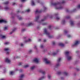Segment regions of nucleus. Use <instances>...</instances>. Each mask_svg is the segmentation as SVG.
<instances>
[{
    "instance_id": "obj_1",
    "label": "nucleus",
    "mask_w": 80,
    "mask_h": 80,
    "mask_svg": "<svg viewBox=\"0 0 80 80\" xmlns=\"http://www.w3.org/2000/svg\"><path fill=\"white\" fill-rule=\"evenodd\" d=\"M62 2H58L57 3H51V5H53V6H54L55 7V8L56 10H62L63 8V7L62 5V4H63L65 3L64 0H62Z\"/></svg>"
},
{
    "instance_id": "obj_2",
    "label": "nucleus",
    "mask_w": 80,
    "mask_h": 80,
    "mask_svg": "<svg viewBox=\"0 0 80 80\" xmlns=\"http://www.w3.org/2000/svg\"><path fill=\"white\" fill-rule=\"evenodd\" d=\"M43 32L44 34H45L49 38H53V36L50 35V33L47 31V29L46 28H44L43 29Z\"/></svg>"
},
{
    "instance_id": "obj_3",
    "label": "nucleus",
    "mask_w": 80,
    "mask_h": 80,
    "mask_svg": "<svg viewBox=\"0 0 80 80\" xmlns=\"http://www.w3.org/2000/svg\"><path fill=\"white\" fill-rule=\"evenodd\" d=\"M48 17H49L50 18H53V16L47 14V16H45L44 19L41 20V22H43V21H45V20L47 19Z\"/></svg>"
},
{
    "instance_id": "obj_4",
    "label": "nucleus",
    "mask_w": 80,
    "mask_h": 80,
    "mask_svg": "<svg viewBox=\"0 0 80 80\" xmlns=\"http://www.w3.org/2000/svg\"><path fill=\"white\" fill-rule=\"evenodd\" d=\"M60 60H61V58H59L57 60V63L56 64V65L54 66L55 68H57L59 66H60Z\"/></svg>"
},
{
    "instance_id": "obj_5",
    "label": "nucleus",
    "mask_w": 80,
    "mask_h": 80,
    "mask_svg": "<svg viewBox=\"0 0 80 80\" xmlns=\"http://www.w3.org/2000/svg\"><path fill=\"white\" fill-rule=\"evenodd\" d=\"M78 44H79V41H77L75 42L74 44L72 45V47H77Z\"/></svg>"
},
{
    "instance_id": "obj_6",
    "label": "nucleus",
    "mask_w": 80,
    "mask_h": 80,
    "mask_svg": "<svg viewBox=\"0 0 80 80\" xmlns=\"http://www.w3.org/2000/svg\"><path fill=\"white\" fill-rule=\"evenodd\" d=\"M66 57L68 61H70V60H72V56L70 55L67 56Z\"/></svg>"
},
{
    "instance_id": "obj_7",
    "label": "nucleus",
    "mask_w": 80,
    "mask_h": 80,
    "mask_svg": "<svg viewBox=\"0 0 80 80\" xmlns=\"http://www.w3.org/2000/svg\"><path fill=\"white\" fill-rule=\"evenodd\" d=\"M5 62L8 63H10L11 61L8 58H6L5 59Z\"/></svg>"
},
{
    "instance_id": "obj_8",
    "label": "nucleus",
    "mask_w": 80,
    "mask_h": 80,
    "mask_svg": "<svg viewBox=\"0 0 80 80\" xmlns=\"http://www.w3.org/2000/svg\"><path fill=\"white\" fill-rule=\"evenodd\" d=\"M4 50L6 52L7 55H9V52H8L9 49L8 48H5L4 49Z\"/></svg>"
},
{
    "instance_id": "obj_9",
    "label": "nucleus",
    "mask_w": 80,
    "mask_h": 80,
    "mask_svg": "<svg viewBox=\"0 0 80 80\" xmlns=\"http://www.w3.org/2000/svg\"><path fill=\"white\" fill-rule=\"evenodd\" d=\"M44 60L45 61V63H46V64H50V62L48 61V59L47 58H45L44 59Z\"/></svg>"
},
{
    "instance_id": "obj_10",
    "label": "nucleus",
    "mask_w": 80,
    "mask_h": 80,
    "mask_svg": "<svg viewBox=\"0 0 80 80\" xmlns=\"http://www.w3.org/2000/svg\"><path fill=\"white\" fill-rule=\"evenodd\" d=\"M0 23H7V21H6L5 20H0Z\"/></svg>"
},
{
    "instance_id": "obj_11",
    "label": "nucleus",
    "mask_w": 80,
    "mask_h": 80,
    "mask_svg": "<svg viewBox=\"0 0 80 80\" xmlns=\"http://www.w3.org/2000/svg\"><path fill=\"white\" fill-rule=\"evenodd\" d=\"M39 17L40 16H39V15H38L37 16H36L35 17L36 19H35V22H38V21Z\"/></svg>"
},
{
    "instance_id": "obj_12",
    "label": "nucleus",
    "mask_w": 80,
    "mask_h": 80,
    "mask_svg": "<svg viewBox=\"0 0 80 80\" xmlns=\"http://www.w3.org/2000/svg\"><path fill=\"white\" fill-rule=\"evenodd\" d=\"M42 12V11L39 10L38 9H37L35 12V14H37V13H40Z\"/></svg>"
},
{
    "instance_id": "obj_13",
    "label": "nucleus",
    "mask_w": 80,
    "mask_h": 80,
    "mask_svg": "<svg viewBox=\"0 0 80 80\" xmlns=\"http://www.w3.org/2000/svg\"><path fill=\"white\" fill-rule=\"evenodd\" d=\"M33 25V23H30L29 24H25V25H26V27H29V26H32V25Z\"/></svg>"
},
{
    "instance_id": "obj_14",
    "label": "nucleus",
    "mask_w": 80,
    "mask_h": 80,
    "mask_svg": "<svg viewBox=\"0 0 80 80\" xmlns=\"http://www.w3.org/2000/svg\"><path fill=\"white\" fill-rule=\"evenodd\" d=\"M23 77H24V75L23 74L21 75L20 76V79H19L18 80H23V79L22 78H23Z\"/></svg>"
},
{
    "instance_id": "obj_15",
    "label": "nucleus",
    "mask_w": 80,
    "mask_h": 80,
    "mask_svg": "<svg viewBox=\"0 0 80 80\" xmlns=\"http://www.w3.org/2000/svg\"><path fill=\"white\" fill-rule=\"evenodd\" d=\"M69 53H70L69 52L66 51L65 52V56L66 57L68 56L69 55Z\"/></svg>"
},
{
    "instance_id": "obj_16",
    "label": "nucleus",
    "mask_w": 80,
    "mask_h": 80,
    "mask_svg": "<svg viewBox=\"0 0 80 80\" xmlns=\"http://www.w3.org/2000/svg\"><path fill=\"white\" fill-rule=\"evenodd\" d=\"M17 29L16 28H14L12 31V32H11L9 34L10 35H11L13 33V32H15V30H16V29Z\"/></svg>"
},
{
    "instance_id": "obj_17",
    "label": "nucleus",
    "mask_w": 80,
    "mask_h": 80,
    "mask_svg": "<svg viewBox=\"0 0 80 80\" xmlns=\"http://www.w3.org/2000/svg\"><path fill=\"white\" fill-rule=\"evenodd\" d=\"M46 78V76H44L39 78L38 79V80H42L43 79H44V78Z\"/></svg>"
},
{
    "instance_id": "obj_18",
    "label": "nucleus",
    "mask_w": 80,
    "mask_h": 80,
    "mask_svg": "<svg viewBox=\"0 0 80 80\" xmlns=\"http://www.w3.org/2000/svg\"><path fill=\"white\" fill-rule=\"evenodd\" d=\"M33 61L36 63H38V59L37 58L34 59Z\"/></svg>"
},
{
    "instance_id": "obj_19",
    "label": "nucleus",
    "mask_w": 80,
    "mask_h": 80,
    "mask_svg": "<svg viewBox=\"0 0 80 80\" xmlns=\"http://www.w3.org/2000/svg\"><path fill=\"white\" fill-rule=\"evenodd\" d=\"M4 9L6 10V11H7V10H10V8L8 7H6L4 8Z\"/></svg>"
},
{
    "instance_id": "obj_20",
    "label": "nucleus",
    "mask_w": 80,
    "mask_h": 80,
    "mask_svg": "<svg viewBox=\"0 0 80 80\" xmlns=\"http://www.w3.org/2000/svg\"><path fill=\"white\" fill-rule=\"evenodd\" d=\"M15 72L14 71H10L9 72V75H13V74H14Z\"/></svg>"
},
{
    "instance_id": "obj_21",
    "label": "nucleus",
    "mask_w": 80,
    "mask_h": 80,
    "mask_svg": "<svg viewBox=\"0 0 80 80\" xmlns=\"http://www.w3.org/2000/svg\"><path fill=\"white\" fill-rule=\"evenodd\" d=\"M59 45H60V46L62 47H64V46H65V44H64L62 43H59Z\"/></svg>"
},
{
    "instance_id": "obj_22",
    "label": "nucleus",
    "mask_w": 80,
    "mask_h": 80,
    "mask_svg": "<svg viewBox=\"0 0 80 80\" xmlns=\"http://www.w3.org/2000/svg\"><path fill=\"white\" fill-rule=\"evenodd\" d=\"M0 37L2 38V39H4V38H6V37L5 36H3L2 34H0Z\"/></svg>"
},
{
    "instance_id": "obj_23",
    "label": "nucleus",
    "mask_w": 80,
    "mask_h": 80,
    "mask_svg": "<svg viewBox=\"0 0 80 80\" xmlns=\"http://www.w3.org/2000/svg\"><path fill=\"white\" fill-rule=\"evenodd\" d=\"M59 52V50H57V52H53L52 53V55H53V56H55V55H56L57 54V53Z\"/></svg>"
},
{
    "instance_id": "obj_24",
    "label": "nucleus",
    "mask_w": 80,
    "mask_h": 80,
    "mask_svg": "<svg viewBox=\"0 0 80 80\" xmlns=\"http://www.w3.org/2000/svg\"><path fill=\"white\" fill-rule=\"evenodd\" d=\"M35 66H33L31 67L30 69L31 70H34L35 69Z\"/></svg>"
},
{
    "instance_id": "obj_25",
    "label": "nucleus",
    "mask_w": 80,
    "mask_h": 80,
    "mask_svg": "<svg viewBox=\"0 0 80 80\" xmlns=\"http://www.w3.org/2000/svg\"><path fill=\"white\" fill-rule=\"evenodd\" d=\"M31 5L32 6H35V2H33V1H32L31 2Z\"/></svg>"
},
{
    "instance_id": "obj_26",
    "label": "nucleus",
    "mask_w": 80,
    "mask_h": 80,
    "mask_svg": "<svg viewBox=\"0 0 80 80\" xmlns=\"http://www.w3.org/2000/svg\"><path fill=\"white\" fill-rule=\"evenodd\" d=\"M31 41H32V40H31V39H28V40H25V43H27V42H31Z\"/></svg>"
},
{
    "instance_id": "obj_27",
    "label": "nucleus",
    "mask_w": 80,
    "mask_h": 80,
    "mask_svg": "<svg viewBox=\"0 0 80 80\" xmlns=\"http://www.w3.org/2000/svg\"><path fill=\"white\" fill-rule=\"evenodd\" d=\"M70 22H71L70 24L71 25H72V26H73V25H74V23H73V22L72 21V20H70Z\"/></svg>"
},
{
    "instance_id": "obj_28",
    "label": "nucleus",
    "mask_w": 80,
    "mask_h": 80,
    "mask_svg": "<svg viewBox=\"0 0 80 80\" xmlns=\"http://www.w3.org/2000/svg\"><path fill=\"white\" fill-rule=\"evenodd\" d=\"M65 23V20H62V25H63Z\"/></svg>"
},
{
    "instance_id": "obj_29",
    "label": "nucleus",
    "mask_w": 80,
    "mask_h": 80,
    "mask_svg": "<svg viewBox=\"0 0 80 80\" xmlns=\"http://www.w3.org/2000/svg\"><path fill=\"white\" fill-rule=\"evenodd\" d=\"M63 74L64 75H65V76H67V75H68V73L66 72H64Z\"/></svg>"
},
{
    "instance_id": "obj_30",
    "label": "nucleus",
    "mask_w": 80,
    "mask_h": 80,
    "mask_svg": "<svg viewBox=\"0 0 80 80\" xmlns=\"http://www.w3.org/2000/svg\"><path fill=\"white\" fill-rule=\"evenodd\" d=\"M68 32V31H67L66 30H64V33L65 34H67V33Z\"/></svg>"
},
{
    "instance_id": "obj_31",
    "label": "nucleus",
    "mask_w": 80,
    "mask_h": 80,
    "mask_svg": "<svg viewBox=\"0 0 80 80\" xmlns=\"http://www.w3.org/2000/svg\"><path fill=\"white\" fill-rule=\"evenodd\" d=\"M42 25H47V22H43L42 23Z\"/></svg>"
},
{
    "instance_id": "obj_32",
    "label": "nucleus",
    "mask_w": 80,
    "mask_h": 80,
    "mask_svg": "<svg viewBox=\"0 0 80 80\" xmlns=\"http://www.w3.org/2000/svg\"><path fill=\"white\" fill-rule=\"evenodd\" d=\"M17 17H18V18L19 20H21L22 19V18L21 17H19V16H17Z\"/></svg>"
},
{
    "instance_id": "obj_33",
    "label": "nucleus",
    "mask_w": 80,
    "mask_h": 80,
    "mask_svg": "<svg viewBox=\"0 0 80 80\" xmlns=\"http://www.w3.org/2000/svg\"><path fill=\"white\" fill-rule=\"evenodd\" d=\"M48 78L49 79H50L51 78V75H50L49 74H48Z\"/></svg>"
},
{
    "instance_id": "obj_34",
    "label": "nucleus",
    "mask_w": 80,
    "mask_h": 80,
    "mask_svg": "<svg viewBox=\"0 0 80 80\" xmlns=\"http://www.w3.org/2000/svg\"><path fill=\"white\" fill-rule=\"evenodd\" d=\"M48 28L50 30H52V26H49L48 27Z\"/></svg>"
},
{
    "instance_id": "obj_35",
    "label": "nucleus",
    "mask_w": 80,
    "mask_h": 80,
    "mask_svg": "<svg viewBox=\"0 0 80 80\" xmlns=\"http://www.w3.org/2000/svg\"><path fill=\"white\" fill-rule=\"evenodd\" d=\"M47 51V49H44L43 50V53H45Z\"/></svg>"
},
{
    "instance_id": "obj_36",
    "label": "nucleus",
    "mask_w": 80,
    "mask_h": 80,
    "mask_svg": "<svg viewBox=\"0 0 80 80\" xmlns=\"http://www.w3.org/2000/svg\"><path fill=\"white\" fill-rule=\"evenodd\" d=\"M70 18V16H67L65 17V18H66V19H69V18Z\"/></svg>"
},
{
    "instance_id": "obj_37",
    "label": "nucleus",
    "mask_w": 80,
    "mask_h": 80,
    "mask_svg": "<svg viewBox=\"0 0 80 80\" xmlns=\"http://www.w3.org/2000/svg\"><path fill=\"white\" fill-rule=\"evenodd\" d=\"M30 9H28L25 11V12H27L28 13L30 12Z\"/></svg>"
},
{
    "instance_id": "obj_38",
    "label": "nucleus",
    "mask_w": 80,
    "mask_h": 80,
    "mask_svg": "<svg viewBox=\"0 0 80 80\" xmlns=\"http://www.w3.org/2000/svg\"><path fill=\"white\" fill-rule=\"evenodd\" d=\"M42 73L43 75H45V74L46 73V72L45 71H42Z\"/></svg>"
},
{
    "instance_id": "obj_39",
    "label": "nucleus",
    "mask_w": 80,
    "mask_h": 80,
    "mask_svg": "<svg viewBox=\"0 0 80 80\" xmlns=\"http://www.w3.org/2000/svg\"><path fill=\"white\" fill-rule=\"evenodd\" d=\"M4 3L5 4V5H8V2L7 1L6 2H4Z\"/></svg>"
},
{
    "instance_id": "obj_40",
    "label": "nucleus",
    "mask_w": 80,
    "mask_h": 80,
    "mask_svg": "<svg viewBox=\"0 0 80 80\" xmlns=\"http://www.w3.org/2000/svg\"><path fill=\"white\" fill-rule=\"evenodd\" d=\"M76 11H77V10L76 9H74L72 11V12H76Z\"/></svg>"
},
{
    "instance_id": "obj_41",
    "label": "nucleus",
    "mask_w": 80,
    "mask_h": 80,
    "mask_svg": "<svg viewBox=\"0 0 80 80\" xmlns=\"http://www.w3.org/2000/svg\"><path fill=\"white\" fill-rule=\"evenodd\" d=\"M20 58V57L17 56L16 58L15 57H14V59H15V58Z\"/></svg>"
},
{
    "instance_id": "obj_42",
    "label": "nucleus",
    "mask_w": 80,
    "mask_h": 80,
    "mask_svg": "<svg viewBox=\"0 0 80 80\" xmlns=\"http://www.w3.org/2000/svg\"><path fill=\"white\" fill-rule=\"evenodd\" d=\"M56 19L58 20H60V17H56Z\"/></svg>"
},
{
    "instance_id": "obj_43",
    "label": "nucleus",
    "mask_w": 80,
    "mask_h": 80,
    "mask_svg": "<svg viewBox=\"0 0 80 80\" xmlns=\"http://www.w3.org/2000/svg\"><path fill=\"white\" fill-rule=\"evenodd\" d=\"M28 67H29V66L28 65H26L24 66V68H28Z\"/></svg>"
},
{
    "instance_id": "obj_44",
    "label": "nucleus",
    "mask_w": 80,
    "mask_h": 80,
    "mask_svg": "<svg viewBox=\"0 0 80 80\" xmlns=\"http://www.w3.org/2000/svg\"><path fill=\"white\" fill-rule=\"evenodd\" d=\"M43 47H44V45H43L42 44L40 45V48H43Z\"/></svg>"
},
{
    "instance_id": "obj_45",
    "label": "nucleus",
    "mask_w": 80,
    "mask_h": 80,
    "mask_svg": "<svg viewBox=\"0 0 80 80\" xmlns=\"http://www.w3.org/2000/svg\"><path fill=\"white\" fill-rule=\"evenodd\" d=\"M34 48L36 50H37V46H34Z\"/></svg>"
},
{
    "instance_id": "obj_46",
    "label": "nucleus",
    "mask_w": 80,
    "mask_h": 80,
    "mask_svg": "<svg viewBox=\"0 0 80 80\" xmlns=\"http://www.w3.org/2000/svg\"><path fill=\"white\" fill-rule=\"evenodd\" d=\"M61 80H64V79H65V78L63 77H61Z\"/></svg>"
},
{
    "instance_id": "obj_47",
    "label": "nucleus",
    "mask_w": 80,
    "mask_h": 80,
    "mask_svg": "<svg viewBox=\"0 0 80 80\" xmlns=\"http://www.w3.org/2000/svg\"><path fill=\"white\" fill-rule=\"evenodd\" d=\"M4 30H7V27H4Z\"/></svg>"
},
{
    "instance_id": "obj_48",
    "label": "nucleus",
    "mask_w": 80,
    "mask_h": 80,
    "mask_svg": "<svg viewBox=\"0 0 80 80\" xmlns=\"http://www.w3.org/2000/svg\"><path fill=\"white\" fill-rule=\"evenodd\" d=\"M61 72H58L57 73L58 75H61Z\"/></svg>"
},
{
    "instance_id": "obj_49",
    "label": "nucleus",
    "mask_w": 80,
    "mask_h": 80,
    "mask_svg": "<svg viewBox=\"0 0 80 80\" xmlns=\"http://www.w3.org/2000/svg\"><path fill=\"white\" fill-rule=\"evenodd\" d=\"M67 36L68 37V38H70V37H71V35H70L69 34H68L67 35Z\"/></svg>"
},
{
    "instance_id": "obj_50",
    "label": "nucleus",
    "mask_w": 80,
    "mask_h": 80,
    "mask_svg": "<svg viewBox=\"0 0 80 80\" xmlns=\"http://www.w3.org/2000/svg\"><path fill=\"white\" fill-rule=\"evenodd\" d=\"M52 44L53 45H54L55 44V41L52 42Z\"/></svg>"
},
{
    "instance_id": "obj_51",
    "label": "nucleus",
    "mask_w": 80,
    "mask_h": 80,
    "mask_svg": "<svg viewBox=\"0 0 80 80\" xmlns=\"http://www.w3.org/2000/svg\"><path fill=\"white\" fill-rule=\"evenodd\" d=\"M4 45H8L9 44V42H5L4 43Z\"/></svg>"
},
{
    "instance_id": "obj_52",
    "label": "nucleus",
    "mask_w": 80,
    "mask_h": 80,
    "mask_svg": "<svg viewBox=\"0 0 80 80\" xmlns=\"http://www.w3.org/2000/svg\"><path fill=\"white\" fill-rule=\"evenodd\" d=\"M19 72H23V70L22 69H20L19 70Z\"/></svg>"
},
{
    "instance_id": "obj_53",
    "label": "nucleus",
    "mask_w": 80,
    "mask_h": 80,
    "mask_svg": "<svg viewBox=\"0 0 80 80\" xmlns=\"http://www.w3.org/2000/svg\"><path fill=\"white\" fill-rule=\"evenodd\" d=\"M32 50H30L29 51V53H32Z\"/></svg>"
},
{
    "instance_id": "obj_54",
    "label": "nucleus",
    "mask_w": 80,
    "mask_h": 80,
    "mask_svg": "<svg viewBox=\"0 0 80 80\" xmlns=\"http://www.w3.org/2000/svg\"><path fill=\"white\" fill-rule=\"evenodd\" d=\"M43 8H44V10H47V8H46V7H45V6H43Z\"/></svg>"
},
{
    "instance_id": "obj_55",
    "label": "nucleus",
    "mask_w": 80,
    "mask_h": 80,
    "mask_svg": "<svg viewBox=\"0 0 80 80\" xmlns=\"http://www.w3.org/2000/svg\"><path fill=\"white\" fill-rule=\"evenodd\" d=\"M78 8H80V5H78L77 7Z\"/></svg>"
},
{
    "instance_id": "obj_56",
    "label": "nucleus",
    "mask_w": 80,
    "mask_h": 80,
    "mask_svg": "<svg viewBox=\"0 0 80 80\" xmlns=\"http://www.w3.org/2000/svg\"><path fill=\"white\" fill-rule=\"evenodd\" d=\"M21 2H23L25 1V0H20Z\"/></svg>"
},
{
    "instance_id": "obj_57",
    "label": "nucleus",
    "mask_w": 80,
    "mask_h": 80,
    "mask_svg": "<svg viewBox=\"0 0 80 80\" xmlns=\"http://www.w3.org/2000/svg\"><path fill=\"white\" fill-rule=\"evenodd\" d=\"M22 63L20 62L19 64V65H22Z\"/></svg>"
},
{
    "instance_id": "obj_58",
    "label": "nucleus",
    "mask_w": 80,
    "mask_h": 80,
    "mask_svg": "<svg viewBox=\"0 0 80 80\" xmlns=\"http://www.w3.org/2000/svg\"><path fill=\"white\" fill-rule=\"evenodd\" d=\"M58 15V13H56L55 14V16H57V15Z\"/></svg>"
},
{
    "instance_id": "obj_59",
    "label": "nucleus",
    "mask_w": 80,
    "mask_h": 80,
    "mask_svg": "<svg viewBox=\"0 0 80 80\" xmlns=\"http://www.w3.org/2000/svg\"><path fill=\"white\" fill-rule=\"evenodd\" d=\"M76 53H79V51H77L76 52Z\"/></svg>"
},
{
    "instance_id": "obj_60",
    "label": "nucleus",
    "mask_w": 80,
    "mask_h": 80,
    "mask_svg": "<svg viewBox=\"0 0 80 80\" xmlns=\"http://www.w3.org/2000/svg\"><path fill=\"white\" fill-rule=\"evenodd\" d=\"M38 3H40V0H38L37 1Z\"/></svg>"
},
{
    "instance_id": "obj_61",
    "label": "nucleus",
    "mask_w": 80,
    "mask_h": 80,
    "mask_svg": "<svg viewBox=\"0 0 80 80\" xmlns=\"http://www.w3.org/2000/svg\"><path fill=\"white\" fill-rule=\"evenodd\" d=\"M21 47H23V44L22 43L21 44Z\"/></svg>"
},
{
    "instance_id": "obj_62",
    "label": "nucleus",
    "mask_w": 80,
    "mask_h": 80,
    "mask_svg": "<svg viewBox=\"0 0 80 80\" xmlns=\"http://www.w3.org/2000/svg\"><path fill=\"white\" fill-rule=\"evenodd\" d=\"M46 39H44L43 42H46Z\"/></svg>"
},
{
    "instance_id": "obj_63",
    "label": "nucleus",
    "mask_w": 80,
    "mask_h": 80,
    "mask_svg": "<svg viewBox=\"0 0 80 80\" xmlns=\"http://www.w3.org/2000/svg\"><path fill=\"white\" fill-rule=\"evenodd\" d=\"M21 14H22V13H25V12L22 11L21 12Z\"/></svg>"
},
{
    "instance_id": "obj_64",
    "label": "nucleus",
    "mask_w": 80,
    "mask_h": 80,
    "mask_svg": "<svg viewBox=\"0 0 80 80\" xmlns=\"http://www.w3.org/2000/svg\"><path fill=\"white\" fill-rule=\"evenodd\" d=\"M22 32H24V31H25V29H22Z\"/></svg>"
}]
</instances>
